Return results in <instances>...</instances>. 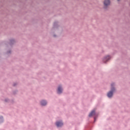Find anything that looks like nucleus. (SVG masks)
Returning a JSON list of instances; mask_svg holds the SVG:
<instances>
[{"label": "nucleus", "mask_w": 130, "mask_h": 130, "mask_svg": "<svg viewBox=\"0 0 130 130\" xmlns=\"http://www.w3.org/2000/svg\"><path fill=\"white\" fill-rule=\"evenodd\" d=\"M114 88H112L110 92H109L107 94V96L108 97H109V98H111V96H113V92H114Z\"/></svg>", "instance_id": "f257e3e1"}, {"label": "nucleus", "mask_w": 130, "mask_h": 130, "mask_svg": "<svg viewBox=\"0 0 130 130\" xmlns=\"http://www.w3.org/2000/svg\"><path fill=\"white\" fill-rule=\"evenodd\" d=\"M104 6L105 7H108L109 5H110V0H105L104 1Z\"/></svg>", "instance_id": "f03ea898"}, {"label": "nucleus", "mask_w": 130, "mask_h": 130, "mask_svg": "<svg viewBox=\"0 0 130 130\" xmlns=\"http://www.w3.org/2000/svg\"><path fill=\"white\" fill-rule=\"evenodd\" d=\"M56 125L58 127H60V126H62L63 125V123L62 122H57Z\"/></svg>", "instance_id": "7ed1b4c3"}, {"label": "nucleus", "mask_w": 130, "mask_h": 130, "mask_svg": "<svg viewBox=\"0 0 130 130\" xmlns=\"http://www.w3.org/2000/svg\"><path fill=\"white\" fill-rule=\"evenodd\" d=\"M61 92H62V89L61 88V87L60 86H59L58 87L57 93H58V94H60L61 93Z\"/></svg>", "instance_id": "20e7f679"}, {"label": "nucleus", "mask_w": 130, "mask_h": 130, "mask_svg": "<svg viewBox=\"0 0 130 130\" xmlns=\"http://www.w3.org/2000/svg\"><path fill=\"white\" fill-rule=\"evenodd\" d=\"M41 104L42 105V106H45L47 104V103L45 101H42L41 102Z\"/></svg>", "instance_id": "39448f33"}, {"label": "nucleus", "mask_w": 130, "mask_h": 130, "mask_svg": "<svg viewBox=\"0 0 130 130\" xmlns=\"http://www.w3.org/2000/svg\"><path fill=\"white\" fill-rule=\"evenodd\" d=\"M95 115V111H92L90 114H89V117H91V116H93V115Z\"/></svg>", "instance_id": "423d86ee"}, {"label": "nucleus", "mask_w": 130, "mask_h": 130, "mask_svg": "<svg viewBox=\"0 0 130 130\" xmlns=\"http://www.w3.org/2000/svg\"><path fill=\"white\" fill-rule=\"evenodd\" d=\"M110 58V56H107L104 59V61H107V60H109V59Z\"/></svg>", "instance_id": "0eeeda50"}, {"label": "nucleus", "mask_w": 130, "mask_h": 130, "mask_svg": "<svg viewBox=\"0 0 130 130\" xmlns=\"http://www.w3.org/2000/svg\"><path fill=\"white\" fill-rule=\"evenodd\" d=\"M111 86H112H112H113V84H111Z\"/></svg>", "instance_id": "6e6552de"}, {"label": "nucleus", "mask_w": 130, "mask_h": 130, "mask_svg": "<svg viewBox=\"0 0 130 130\" xmlns=\"http://www.w3.org/2000/svg\"><path fill=\"white\" fill-rule=\"evenodd\" d=\"M94 120H96V119H95V118H94Z\"/></svg>", "instance_id": "1a4fd4ad"}, {"label": "nucleus", "mask_w": 130, "mask_h": 130, "mask_svg": "<svg viewBox=\"0 0 130 130\" xmlns=\"http://www.w3.org/2000/svg\"><path fill=\"white\" fill-rule=\"evenodd\" d=\"M118 1V2H119V0H117Z\"/></svg>", "instance_id": "9d476101"}]
</instances>
